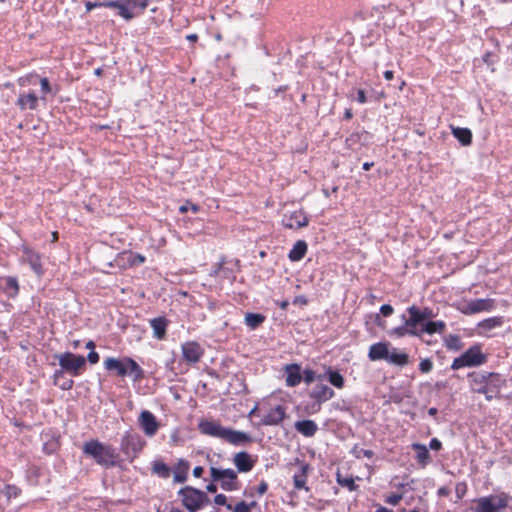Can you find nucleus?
<instances>
[{
	"instance_id": "1",
	"label": "nucleus",
	"mask_w": 512,
	"mask_h": 512,
	"mask_svg": "<svg viewBox=\"0 0 512 512\" xmlns=\"http://www.w3.org/2000/svg\"><path fill=\"white\" fill-rule=\"evenodd\" d=\"M198 428L202 434L222 439L232 445H240L251 440L248 434L223 427L219 422L212 420H201Z\"/></svg>"
},
{
	"instance_id": "2",
	"label": "nucleus",
	"mask_w": 512,
	"mask_h": 512,
	"mask_svg": "<svg viewBox=\"0 0 512 512\" xmlns=\"http://www.w3.org/2000/svg\"><path fill=\"white\" fill-rule=\"evenodd\" d=\"M106 370L114 372L115 375L124 377L129 375L133 381H140L144 377L142 368L131 358L121 359L108 357L103 362Z\"/></svg>"
},
{
	"instance_id": "3",
	"label": "nucleus",
	"mask_w": 512,
	"mask_h": 512,
	"mask_svg": "<svg viewBox=\"0 0 512 512\" xmlns=\"http://www.w3.org/2000/svg\"><path fill=\"white\" fill-rule=\"evenodd\" d=\"M83 451L85 454L93 457L100 465L113 466L115 464L116 452L115 449L109 445L91 440L84 444Z\"/></svg>"
},
{
	"instance_id": "4",
	"label": "nucleus",
	"mask_w": 512,
	"mask_h": 512,
	"mask_svg": "<svg viewBox=\"0 0 512 512\" xmlns=\"http://www.w3.org/2000/svg\"><path fill=\"white\" fill-rule=\"evenodd\" d=\"M511 496L505 492L478 498L474 512H496L509 506Z\"/></svg>"
},
{
	"instance_id": "5",
	"label": "nucleus",
	"mask_w": 512,
	"mask_h": 512,
	"mask_svg": "<svg viewBox=\"0 0 512 512\" xmlns=\"http://www.w3.org/2000/svg\"><path fill=\"white\" fill-rule=\"evenodd\" d=\"M485 355L481 352L479 346H473L469 348L460 357L455 358L451 368L458 370L462 367L478 366L485 362Z\"/></svg>"
},
{
	"instance_id": "6",
	"label": "nucleus",
	"mask_w": 512,
	"mask_h": 512,
	"mask_svg": "<svg viewBox=\"0 0 512 512\" xmlns=\"http://www.w3.org/2000/svg\"><path fill=\"white\" fill-rule=\"evenodd\" d=\"M183 505L190 511L196 512L208 501L207 495L192 487H185L180 490Z\"/></svg>"
},
{
	"instance_id": "7",
	"label": "nucleus",
	"mask_w": 512,
	"mask_h": 512,
	"mask_svg": "<svg viewBox=\"0 0 512 512\" xmlns=\"http://www.w3.org/2000/svg\"><path fill=\"white\" fill-rule=\"evenodd\" d=\"M61 368L73 375H78L85 367L86 359L84 356L75 355L70 352L62 353L56 356Z\"/></svg>"
},
{
	"instance_id": "8",
	"label": "nucleus",
	"mask_w": 512,
	"mask_h": 512,
	"mask_svg": "<svg viewBox=\"0 0 512 512\" xmlns=\"http://www.w3.org/2000/svg\"><path fill=\"white\" fill-rule=\"evenodd\" d=\"M409 318H404V323L409 328L410 335L419 336L422 334V323L430 317L427 311H419L416 306L408 308Z\"/></svg>"
},
{
	"instance_id": "9",
	"label": "nucleus",
	"mask_w": 512,
	"mask_h": 512,
	"mask_svg": "<svg viewBox=\"0 0 512 512\" xmlns=\"http://www.w3.org/2000/svg\"><path fill=\"white\" fill-rule=\"evenodd\" d=\"M211 477L214 481H221L222 487L227 490L235 489L234 481L237 478L236 472L232 469H218L211 467Z\"/></svg>"
},
{
	"instance_id": "10",
	"label": "nucleus",
	"mask_w": 512,
	"mask_h": 512,
	"mask_svg": "<svg viewBox=\"0 0 512 512\" xmlns=\"http://www.w3.org/2000/svg\"><path fill=\"white\" fill-rule=\"evenodd\" d=\"M494 308L492 299H474L462 304L460 310L464 314H474L482 311H490Z\"/></svg>"
},
{
	"instance_id": "11",
	"label": "nucleus",
	"mask_w": 512,
	"mask_h": 512,
	"mask_svg": "<svg viewBox=\"0 0 512 512\" xmlns=\"http://www.w3.org/2000/svg\"><path fill=\"white\" fill-rule=\"evenodd\" d=\"M282 223L286 228L299 229L308 225V217L302 209H299L289 214H284Z\"/></svg>"
},
{
	"instance_id": "12",
	"label": "nucleus",
	"mask_w": 512,
	"mask_h": 512,
	"mask_svg": "<svg viewBox=\"0 0 512 512\" xmlns=\"http://www.w3.org/2000/svg\"><path fill=\"white\" fill-rule=\"evenodd\" d=\"M183 359L190 364H195L200 361L203 356L204 350L201 346L194 341H189L182 344Z\"/></svg>"
},
{
	"instance_id": "13",
	"label": "nucleus",
	"mask_w": 512,
	"mask_h": 512,
	"mask_svg": "<svg viewBox=\"0 0 512 512\" xmlns=\"http://www.w3.org/2000/svg\"><path fill=\"white\" fill-rule=\"evenodd\" d=\"M139 424L148 437L154 436L160 426L156 417L148 410L141 412L139 416Z\"/></svg>"
},
{
	"instance_id": "14",
	"label": "nucleus",
	"mask_w": 512,
	"mask_h": 512,
	"mask_svg": "<svg viewBox=\"0 0 512 512\" xmlns=\"http://www.w3.org/2000/svg\"><path fill=\"white\" fill-rule=\"evenodd\" d=\"M145 442L139 435L127 434L122 438L121 447L126 454L136 455L142 450Z\"/></svg>"
},
{
	"instance_id": "15",
	"label": "nucleus",
	"mask_w": 512,
	"mask_h": 512,
	"mask_svg": "<svg viewBox=\"0 0 512 512\" xmlns=\"http://www.w3.org/2000/svg\"><path fill=\"white\" fill-rule=\"evenodd\" d=\"M39 98L34 91L28 93L22 92L19 94L16 101V106L24 111L26 109L36 110L38 107Z\"/></svg>"
},
{
	"instance_id": "16",
	"label": "nucleus",
	"mask_w": 512,
	"mask_h": 512,
	"mask_svg": "<svg viewBox=\"0 0 512 512\" xmlns=\"http://www.w3.org/2000/svg\"><path fill=\"white\" fill-rule=\"evenodd\" d=\"M372 136L366 130L352 132L345 140V145L349 149H354L356 145L365 146L367 145Z\"/></svg>"
},
{
	"instance_id": "17",
	"label": "nucleus",
	"mask_w": 512,
	"mask_h": 512,
	"mask_svg": "<svg viewBox=\"0 0 512 512\" xmlns=\"http://www.w3.org/2000/svg\"><path fill=\"white\" fill-rule=\"evenodd\" d=\"M233 463L239 472H249L254 467L255 461L247 452H238L233 457Z\"/></svg>"
},
{
	"instance_id": "18",
	"label": "nucleus",
	"mask_w": 512,
	"mask_h": 512,
	"mask_svg": "<svg viewBox=\"0 0 512 512\" xmlns=\"http://www.w3.org/2000/svg\"><path fill=\"white\" fill-rule=\"evenodd\" d=\"M20 488L15 485H5L0 489V508H4L11 503L12 499L19 497Z\"/></svg>"
},
{
	"instance_id": "19",
	"label": "nucleus",
	"mask_w": 512,
	"mask_h": 512,
	"mask_svg": "<svg viewBox=\"0 0 512 512\" xmlns=\"http://www.w3.org/2000/svg\"><path fill=\"white\" fill-rule=\"evenodd\" d=\"M101 7L117 9V14L127 22L133 19V14L130 13L123 0H108L101 2Z\"/></svg>"
},
{
	"instance_id": "20",
	"label": "nucleus",
	"mask_w": 512,
	"mask_h": 512,
	"mask_svg": "<svg viewBox=\"0 0 512 512\" xmlns=\"http://www.w3.org/2000/svg\"><path fill=\"white\" fill-rule=\"evenodd\" d=\"M285 410L277 406L269 410L262 418V424L266 426L278 425L285 418Z\"/></svg>"
},
{
	"instance_id": "21",
	"label": "nucleus",
	"mask_w": 512,
	"mask_h": 512,
	"mask_svg": "<svg viewBox=\"0 0 512 512\" xmlns=\"http://www.w3.org/2000/svg\"><path fill=\"white\" fill-rule=\"evenodd\" d=\"M334 391L325 384H317L310 392V397L318 402H326L333 398Z\"/></svg>"
},
{
	"instance_id": "22",
	"label": "nucleus",
	"mask_w": 512,
	"mask_h": 512,
	"mask_svg": "<svg viewBox=\"0 0 512 512\" xmlns=\"http://www.w3.org/2000/svg\"><path fill=\"white\" fill-rule=\"evenodd\" d=\"M503 324L502 317H492L481 321L478 324L479 333L485 336H489V332L493 329L501 327Z\"/></svg>"
},
{
	"instance_id": "23",
	"label": "nucleus",
	"mask_w": 512,
	"mask_h": 512,
	"mask_svg": "<svg viewBox=\"0 0 512 512\" xmlns=\"http://www.w3.org/2000/svg\"><path fill=\"white\" fill-rule=\"evenodd\" d=\"M125 6L128 8L130 13L133 14V19L142 15L146 10L149 0H123Z\"/></svg>"
},
{
	"instance_id": "24",
	"label": "nucleus",
	"mask_w": 512,
	"mask_h": 512,
	"mask_svg": "<svg viewBox=\"0 0 512 512\" xmlns=\"http://www.w3.org/2000/svg\"><path fill=\"white\" fill-rule=\"evenodd\" d=\"M286 384L290 387H294L301 382L302 376L300 373V367L297 364L286 366Z\"/></svg>"
},
{
	"instance_id": "25",
	"label": "nucleus",
	"mask_w": 512,
	"mask_h": 512,
	"mask_svg": "<svg viewBox=\"0 0 512 512\" xmlns=\"http://www.w3.org/2000/svg\"><path fill=\"white\" fill-rule=\"evenodd\" d=\"M295 429L306 437H312L317 431V425L312 420L297 421Z\"/></svg>"
},
{
	"instance_id": "26",
	"label": "nucleus",
	"mask_w": 512,
	"mask_h": 512,
	"mask_svg": "<svg viewBox=\"0 0 512 512\" xmlns=\"http://www.w3.org/2000/svg\"><path fill=\"white\" fill-rule=\"evenodd\" d=\"M453 136L463 145L469 146L472 143V132L468 128L451 127Z\"/></svg>"
},
{
	"instance_id": "27",
	"label": "nucleus",
	"mask_w": 512,
	"mask_h": 512,
	"mask_svg": "<svg viewBox=\"0 0 512 512\" xmlns=\"http://www.w3.org/2000/svg\"><path fill=\"white\" fill-rule=\"evenodd\" d=\"M388 351V346L385 343L373 344L369 349V358L373 361L387 359Z\"/></svg>"
},
{
	"instance_id": "28",
	"label": "nucleus",
	"mask_w": 512,
	"mask_h": 512,
	"mask_svg": "<svg viewBox=\"0 0 512 512\" xmlns=\"http://www.w3.org/2000/svg\"><path fill=\"white\" fill-rule=\"evenodd\" d=\"M446 325L443 321H429L422 323L421 331L422 333L434 334V333H442L445 329Z\"/></svg>"
},
{
	"instance_id": "29",
	"label": "nucleus",
	"mask_w": 512,
	"mask_h": 512,
	"mask_svg": "<svg viewBox=\"0 0 512 512\" xmlns=\"http://www.w3.org/2000/svg\"><path fill=\"white\" fill-rule=\"evenodd\" d=\"M151 327L153 328V334L156 338L162 339L166 334V321L164 318H154L150 321Z\"/></svg>"
},
{
	"instance_id": "30",
	"label": "nucleus",
	"mask_w": 512,
	"mask_h": 512,
	"mask_svg": "<svg viewBox=\"0 0 512 512\" xmlns=\"http://www.w3.org/2000/svg\"><path fill=\"white\" fill-rule=\"evenodd\" d=\"M386 360L392 364L404 366L408 363V355L406 353H402L396 349H393L392 351H388V356Z\"/></svg>"
},
{
	"instance_id": "31",
	"label": "nucleus",
	"mask_w": 512,
	"mask_h": 512,
	"mask_svg": "<svg viewBox=\"0 0 512 512\" xmlns=\"http://www.w3.org/2000/svg\"><path fill=\"white\" fill-rule=\"evenodd\" d=\"M412 448L417 452L416 457H417L418 462L421 463L422 465H426L430 458V455H429V452H428V449L426 448V446L423 444L414 443L412 445Z\"/></svg>"
},
{
	"instance_id": "32",
	"label": "nucleus",
	"mask_w": 512,
	"mask_h": 512,
	"mask_svg": "<svg viewBox=\"0 0 512 512\" xmlns=\"http://www.w3.org/2000/svg\"><path fill=\"white\" fill-rule=\"evenodd\" d=\"M264 320H265V317L262 314L247 313L245 315V323L251 329L257 328L259 325H261L264 322Z\"/></svg>"
},
{
	"instance_id": "33",
	"label": "nucleus",
	"mask_w": 512,
	"mask_h": 512,
	"mask_svg": "<svg viewBox=\"0 0 512 512\" xmlns=\"http://www.w3.org/2000/svg\"><path fill=\"white\" fill-rule=\"evenodd\" d=\"M3 281H4V285H5V287H4L5 292L11 297H14L15 295H17L18 290H19L17 280L13 277H6L3 279Z\"/></svg>"
},
{
	"instance_id": "34",
	"label": "nucleus",
	"mask_w": 512,
	"mask_h": 512,
	"mask_svg": "<svg viewBox=\"0 0 512 512\" xmlns=\"http://www.w3.org/2000/svg\"><path fill=\"white\" fill-rule=\"evenodd\" d=\"M308 466L302 465L301 475H295L293 477L294 486L296 489H305L306 491H309V488L306 486V472H307Z\"/></svg>"
},
{
	"instance_id": "35",
	"label": "nucleus",
	"mask_w": 512,
	"mask_h": 512,
	"mask_svg": "<svg viewBox=\"0 0 512 512\" xmlns=\"http://www.w3.org/2000/svg\"><path fill=\"white\" fill-rule=\"evenodd\" d=\"M307 252V243L304 240H298L287 256H305Z\"/></svg>"
},
{
	"instance_id": "36",
	"label": "nucleus",
	"mask_w": 512,
	"mask_h": 512,
	"mask_svg": "<svg viewBox=\"0 0 512 512\" xmlns=\"http://www.w3.org/2000/svg\"><path fill=\"white\" fill-rule=\"evenodd\" d=\"M153 472L162 478H168L170 476L169 467L161 461H155L153 463Z\"/></svg>"
},
{
	"instance_id": "37",
	"label": "nucleus",
	"mask_w": 512,
	"mask_h": 512,
	"mask_svg": "<svg viewBox=\"0 0 512 512\" xmlns=\"http://www.w3.org/2000/svg\"><path fill=\"white\" fill-rule=\"evenodd\" d=\"M328 375H329V382L333 386H335L336 388H339V389L343 388L344 378L339 372L329 370Z\"/></svg>"
},
{
	"instance_id": "38",
	"label": "nucleus",
	"mask_w": 512,
	"mask_h": 512,
	"mask_svg": "<svg viewBox=\"0 0 512 512\" xmlns=\"http://www.w3.org/2000/svg\"><path fill=\"white\" fill-rule=\"evenodd\" d=\"M337 482L339 485L347 487L350 491H354L357 488L352 477H343L339 472L337 473Z\"/></svg>"
},
{
	"instance_id": "39",
	"label": "nucleus",
	"mask_w": 512,
	"mask_h": 512,
	"mask_svg": "<svg viewBox=\"0 0 512 512\" xmlns=\"http://www.w3.org/2000/svg\"><path fill=\"white\" fill-rule=\"evenodd\" d=\"M39 82L41 85V94H42L40 99L45 100L46 95L49 93H52L53 90H52L49 80L46 77L40 78Z\"/></svg>"
},
{
	"instance_id": "40",
	"label": "nucleus",
	"mask_w": 512,
	"mask_h": 512,
	"mask_svg": "<svg viewBox=\"0 0 512 512\" xmlns=\"http://www.w3.org/2000/svg\"><path fill=\"white\" fill-rule=\"evenodd\" d=\"M322 377L319 375H316V373L313 371V370H310V369H306L304 371V381L305 383L307 384H310L312 383L313 381L317 380V379H321Z\"/></svg>"
},
{
	"instance_id": "41",
	"label": "nucleus",
	"mask_w": 512,
	"mask_h": 512,
	"mask_svg": "<svg viewBox=\"0 0 512 512\" xmlns=\"http://www.w3.org/2000/svg\"><path fill=\"white\" fill-rule=\"evenodd\" d=\"M483 62L487 64V66H492L494 63L498 61V56L493 52H486L483 57Z\"/></svg>"
},
{
	"instance_id": "42",
	"label": "nucleus",
	"mask_w": 512,
	"mask_h": 512,
	"mask_svg": "<svg viewBox=\"0 0 512 512\" xmlns=\"http://www.w3.org/2000/svg\"><path fill=\"white\" fill-rule=\"evenodd\" d=\"M28 264L38 276H40L42 274V269H41V264L39 262V258H29Z\"/></svg>"
},
{
	"instance_id": "43",
	"label": "nucleus",
	"mask_w": 512,
	"mask_h": 512,
	"mask_svg": "<svg viewBox=\"0 0 512 512\" xmlns=\"http://www.w3.org/2000/svg\"><path fill=\"white\" fill-rule=\"evenodd\" d=\"M38 75L36 73H31L25 77H20L18 79V83L20 86H26L28 83H34V79H37Z\"/></svg>"
},
{
	"instance_id": "44",
	"label": "nucleus",
	"mask_w": 512,
	"mask_h": 512,
	"mask_svg": "<svg viewBox=\"0 0 512 512\" xmlns=\"http://www.w3.org/2000/svg\"><path fill=\"white\" fill-rule=\"evenodd\" d=\"M419 368L420 370L423 372V373H428L432 370L433 368V363L430 359H423L421 362H420V365H419Z\"/></svg>"
},
{
	"instance_id": "45",
	"label": "nucleus",
	"mask_w": 512,
	"mask_h": 512,
	"mask_svg": "<svg viewBox=\"0 0 512 512\" xmlns=\"http://www.w3.org/2000/svg\"><path fill=\"white\" fill-rule=\"evenodd\" d=\"M392 333L398 337H403L405 335H410L409 328L404 324L403 326L397 327L393 329Z\"/></svg>"
},
{
	"instance_id": "46",
	"label": "nucleus",
	"mask_w": 512,
	"mask_h": 512,
	"mask_svg": "<svg viewBox=\"0 0 512 512\" xmlns=\"http://www.w3.org/2000/svg\"><path fill=\"white\" fill-rule=\"evenodd\" d=\"M402 499V495L400 494H392L386 498V502L391 505H397Z\"/></svg>"
},
{
	"instance_id": "47",
	"label": "nucleus",
	"mask_w": 512,
	"mask_h": 512,
	"mask_svg": "<svg viewBox=\"0 0 512 512\" xmlns=\"http://www.w3.org/2000/svg\"><path fill=\"white\" fill-rule=\"evenodd\" d=\"M234 512H250V506L245 502H240L235 506Z\"/></svg>"
},
{
	"instance_id": "48",
	"label": "nucleus",
	"mask_w": 512,
	"mask_h": 512,
	"mask_svg": "<svg viewBox=\"0 0 512 512\" xmlns=\"http://www.w3.org/2000/svg\"><path fill=\"white\" fill-rule=\"evenodd\" d=\"M456 494L458 498H462L463 495L466 492V484L465 483H458L455 488Z\"/></svg>"
},
{
	"instance_id": "49",
	"label": "nucleus",
	"mask_w": 512,
	"mask_h": 512,
	"mask_svg": "<svg viewBox=\"0 0 512 512\" xmlns=\"http://www.w3.org/2000/svg\"><path fill=\"white\" fill-rule=\"evenodd\" d=\"M114 267L112 262H103L99 265V269L104 273H112L111 268Z\"/></svg>"
},
{
	"instance_id": "50",
	"label": "nucleus",
	"mask_w": 512,
	"mask_h": 512,
	"mask_svg": "<svg viewBox=\"0 0 512 512\" xmlns=\"http://www.w3.org/2000/svg\"><path fill=\"white\" fill-rule=\"evenodd\" d=\"M87 360L91 364H96L99 361V354L95 351H91L87 356Z\"/></svg>"
},
{
	"instance_id": "51",
	"label": "nucleus",
	"mask_w": 512,
	"mask_h": 512,
	"mask_svg": "<svg viewBox=\"0 0 512 512\" xmlns=\"http://www.w3.org/2000/svg\"><path fill=\"white\" fill-rule=\"evenodd\" d=\"M380 311L384 316H389L393 313V307L389 304H384L381 306Z\"/></svg>"
},
{
	"instance_id": "52",
	"label": "nucleus",
	"mask_w": 512,
	"mask_h": 512,
	"mask_svg": "<svg viewBox=\"0 0 512 512\" xmlns=\"http://www.w3.org/2000/svg\"><path fill=\"white\" fill-rule=\"evenodd\" d=\"M357 101L361 104H364L367 102L366 93L363 89H358L357 91Z\"/></svg>"
},
{
	"instance_id": "53",
	"label": "nucleus",
	"mask_w": 512,
	"mask_h": 512,
	"mask_svg": "<svg viewBox=\"0 0 512 512\" xmlns=\"http://www.w3.org/2000/svg\"><path fill=\"white\" fill-rule=\"evenodd\" d=\"M215 504L217 505H227V498L223 494H218L214 499Z\"/></svg>"
},
{
	"instance_id": "54",
	"label": "nucleus",
	"mask_w": 512,
	"mask_h": 512,
	"mask_svg": "<svg viewBox=\"0 0 512 512\" xmlns=\"http://www.w3.org/2000/svg\"><path fill=\"white\" fill-rule=\"evenodd\" d=\"M430 448L432 450H440L441 447H442V444L441 442L437 439V438H433L431 441H430Z\"/></svg>"
},
{
	"instance_id": "55",
	"label": "nucleus",
	"mask_w": 512,
	"mask_h": 512,
	"mask_svg": "<svg viewBox=\"0 0 512 512\" xmlns=\"http://www.w3.org/2000/svg\"><path fill=\"white\" fill-rule=\"evenodd\" d=\"M374 455L373 451L372 450H365V449H361L359 451V453L357 454V457L360 458V457H367V458H371L372 456Z\"/></svg>"
},
{
	"instance_id": "56",
	"label": "nucleus",
	"mask_w": 512,
	"mask_h": 512,
	"mask_svg": "<svg viewBox=\"0 0 512 512\" xmlns=\"http://www.w3.org/2000/svg\"><path fill=\"white\" fill-rule=\"evenodd\" d=\"M85 7H86V10L87 12L91 11L92 9L96 8V7H101V2H91V1H87L85 3Z\"/></svg>"
},
{
	"instance_id": "57",
	"label": "nucleus",
	"mask_w": 512,
	"mask_h": 512,
	"mask_svg": "<svg viewBox=\"0 0 512 512\" xmlns=\"http://www.w3.org/2000/svg\"><path fill=\"white\" fill-rule=\"evenodd\" d=\"M268 489V485L266 482L262 481L258 486V493L260 495L264 494Z\"/></svg>"
},
{
	"instance_id": "58",
	"label": "nucleus",
	"mask_w": 512,
	"mask_h": 512,
	"mask_svg": "<svg viewBox=\"0 0 512 512\" xmlns=\"http://www.w3.org/2000/svg\"><path fill=\"white\" fill-rule=\"evenodd\" d=\"M449 493H450L449 488H447V487H445V486H443V487H441V488H439V489H438V495H439L440 497H445V496H447Z\"/></svg>"
},
{
	"instance_id": "59",
	"label": "nucleus",
	"mask_w": 512,
	"mask_h": 512,
	"mask_svg": "<svg viewBox=\"0 0 512 512\" xmlns=\"http://www.w3.org/2000/svg\"><path fill=\"white\" fill-rule=\"evenodd\" d=\"M73 385V381L72 380H65L62 384H60V387L63 389V390H68L72 387Z\"/></svg>"
},
{
	"instance_id": "60",
	"label": "nucleus",
	"mask_w": 512,
	"mask_h": 512,
	"mask_svg": "<svg viewBox=\"0 0 512 512\" xmlns=\"http://www.w3.org/2000/svg\"><path fill=\"white\" fill-rule=\"evenodd\" d=\"M343 117H344L345 120L352 119V117H353L352 109L351 108H346L345 111H344V116Z\"/></svg>"
},
{
	"instance_id": "61",
	"label": "nucleus",
	"mask_w": 512,
	"mask_h": 512,
	"mask_svg": "<svg viewBox=\"0 0 512 512\" xmlns=\"http://www.w3.org/2000/svg\"><path fill=\"white\" fill-rule=\"evenodd\" d=\"M202 473H203V468H202V467H200V466H197V467H195V468L193 469V475H194L195 477H200V476L202 475Z\"/></svg>"
},
{
	"instance_id": "62",
	"label": "nucleus",
	"mask_w": 512,
	"mask_h": 512,
	"mask_svg": "<svg viewBox=\"0 0 512 512\" xmlns=\"http://www.w3.org/2000/svg\"><path fill=\"white\" fill-rule=\"evenodd\" d=\"M186 39H187L188 41H190V42L194 43V42H197V40H198V35H197V34H195V33H193V34H189V35H187V36H186Z\"/></svg>"
},
{
	"instance_id": "63",
	"label": "nucleus",
	"mask_w": 512,
	"mask_h": 512,
	"mask_svg": "<svg viewBox=\"0 0 512 512\" xmlns=\"http://www.w3.org/2000/svg\"><path fill=\"white\" fill-rule=\"evenodd\" d=\"M393 77H394V72L393 71L387 70V71L384 72V78L386 80H392Z\"/></svg>"
},
{
	"instance_id": "64",
	"label": "nucleus",
	"mask_w": 512,
	"mask_h": 512,
	"mask_svg": "<svg viewBox=\"0 0 512 512\" xmlns=\"http://www.w3.org/2000/svg\"><path fill=\"white\" fill-rule=\"evenodd\" d=\"M374 166V162H365L363 164V170L368 171Z\"/></svg>"
}]
</instances>
